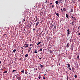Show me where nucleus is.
Returning <instances> with one entry per match:
<instances>
[{"instance_id": "f257e3e1", "label": "nucleus", "mask_w": 80, "mask_h": 80, "mask_svg": "<svg viewBox=\"0 0 80 80\" xmlns=\"http://www.w3.org/2000/svg\"><path fill=\"white\" fill-rule=\"evenodd\" d=\"M72 20L73 21H74V20L76 21L77 20V19H76V18L75 17H73L72 18Z\"/></svg>"}, {"instance_id": "f03ea898", "label": "nucleus", "mask_w": 80, "mask_h": 80, "mask_svg": "<svg viewBox=\"0 0 80 80\" xmlns=\"http://www.w3.org/2000/svg\"><path fill=\"white\" fill-rule=\"evenodd\" d=\"M67 31L68 32V35H69L70 33V29L68 28Z\"/></svg>"}, {"instance_id": "7ed1b4c3", "label": "nucleus", "mask_w": 80, "mask_h": 80, "mask_svg": "<svg viewBox=\"0 0 80 80\" xmlns=\"http://www.w3.org/2000/svg\"><path fill=\"white\" fill-rule=\"evenodd\" d=\"M69 47H70V43H68L67 44L66 47L67 48H68Z\"/></svg>"}, {"instance_id": "20e7f679", "label": "nucleus", "mask_w": 80, "mask_h": 80, "mask_svg": "<svg viewBox=\"0 0 80 80\" xmlns=\"http://www.w3.org/2000/svg\"><path fill=\"white\" fill-rule=\"evenodd\" d=\"M17 79L18 80H21V76H19L17 78Z\"/></svg>"}, {"instance_id": "39448f33", "label": "nucleus", "mask_w": 80, "mask_h": 80, "mask_svg": "<svg viewBox=\"0 0 80 80\" xmlns=\"http://www.w3.org/2000/svg\"><path fill=\"white\" fill-rule=\"evenodd\" d=\"M74 21H72V22H71V24L72 26H73V25H74Z\"/></svg>"}, {"instance_id": "423d86ee", "label": "nucleus", "mask_w": 80, "mask_h": 80, "mask_svg": "<svg viewBox=\"0 0 80 80\" xmlns=\"http://www.w3.org/2000/svg\"><path fill=\"white\" fill-rule=\"evenodd\" d=\"M55 13H56V15H57L58 17H59V13L56 12Z\"/></svg>"}, {"instance_id": "0eeeda50", "label": "nucleus", "mask_w": 80, "mask_h": 80, "mask_svg": "<svg viewBox=\"0 0 80 80\" xmlns=\"http://www.w3.org/2000/svg\"><path fill=\"white\" fill-rule=\"evenodd\" d=\"M38 24H39V22H37L36 23V27H37V26H38Z\"/></svg>"}, {"instance_id": "6e6552de", "label": "nucleus", "mask_w": 80, "mask_h": 80, "mask_svg": "<svg viewBox=\"0 0 80 80\" xmlns=\"http://www.w3.org/2000/svg\"><path fill=\"white\" fill-rule=\"evenodd\" d=\"M34 53H38V51H37V50H35Z\"/></svg>"}, {"instance_id": "1a4fd4ad", "label": "nucleus", "mask_w": 80, "mask_h": 80, "mask_svg": "<svg viewBox=\"0 0 80 80\" xmlns=\"http://www.w3.org/2000/svg\"><path fill=\"white\" fill-rule=\"evenodd\" d=\"M66 17L67 18H68V14H67L66 15Z\"/></svg>"}, {"instance_id": "9d476101", "label": "nucleus", "mask_w": 80, "mask_h": 80, "mask_svg": "<svg viewBox=\"0 0 80 80\" xmlns=\"http://www.w3.org/2000/svg\"><path fill=\"white\" fill-rule=\"evenodd\" d=\"M71 12H72H72H73V9H71V11H70Z\"/></svg>"}, {"instance_id": "9b49d317", "label": "nucleus", "mask_w": 80, "mask_h": 80, "mask_svg": "<svg viewBox=\"0 0 80 80\" xmlns=\"http://www.w3.org/2000/svg\"><path fill=\"white\" fill-rule=\"evenodd\" d=\"M73 47H74L73 46H71V50H72V51H73Z\"/></svg>"}, {"instance_id": "f8f14e48", "label": "nucleus", "mask_w": 80, "mask_h": 80, "mask_svg": "<svg viewBox=\"0 0 80 80\" xmlns=\"http://www.w3.org/2000/svg\"><path fill=\"white\" fill-rule=\"evenodd\" d=\"M68 67H69V68L70 67V64H68Z\"/></svg>"}, {"instance_id": "ddd939ff", "label": "nucleus", "mask_w": 80, "mask_h": 80, "mask_svg": "<svg viewBox=\"0 0 80 80\" xmlns=\"http://www.w3.org/2000/svg\"><path fill=\"white\" fill-rule=\"evenodd\" d=\"M52 26H54V28L55 29V30H56V26H54L53 25H52Z\"/></svg>"}, {"instance_id": "4468645a", "label": "nucleus", "mask_w": 80, "mask_h": 80, "mask_svg": "<svg viewBox=\"0 0 80 80\" xmlns=\"http://www.w3.org/2000/svg\"><path fill=\"white\" fill-rule=\"evenodd\" d=\"M16 51V49H14L13 51L12 52H14V53H15V51Z\"/></svg>"}, {"instance_id": "2eb2a0df", "label": "nucleus", "mask_w": 80, "mask_h": 80, "mask_svg": "<svg viewBox=\"0 0 80 80\" xmlns=\"http://www.w3.org/2000/svg\"><path fill=\"white\" fill-rule=\"evenodd\" d=\"M63 10L64 11V12L66 11V8H63Z\"/></svg>"}, {"instance_id": "dca6fc26", "label": "nucleus", "mask_w": 80, "mask_h": 80, "mask_svg": "<svg viewBox=\"0 0 80 80\" xmlns=\"http://www.w3.org/2000/svg\"><path fill=\"white\" fill-rule=\"evenodd\" d=\"M72 70L73 71V72H74V71H73V70H75V68H74V67H72Z\"/></svg>"}, {"instance_id": "f3484780", "label": "nucleus", "mask_w": 80, "mask_h": 80, "mask_svg": "<svg viewBox=\"0 0 80 80\" xmlns=\"http://www.w3.org/2000/svg\"><path fill=\"white\" fill-rule=\"evenodd\" d=\"M24 69H23V70L21 71V72H22V73L23 74L24 73Z\"/></svg>"}, {"instance_id": "a211bd4d", "label": "nucleus", "mask_w": 80, "mask_h": 80, "mask_svg": "<svg viewBox=\"0 0 80 80\" xmlns=\"http://www.w3.org/2000/svg\"><path fill=\"white\" fill-rule=\"evenodd\" d=\"M55 3L56 4H58V1H56Z\"/></svg>"}, {"instance_id": "6ab92c4d", "label": "nucleus", "mask_w": 80, "mask_h": 80, "mask_svg": "<svg viewBox=\"0 0 80 80\" xmlns=\"http://www.w3.org/2000/svg\"><path fill=\"white\" fill-rule=\"evenodd\" d=\"M41 43V42H39L38 43L37 45H40Z\"/></svg>"}, {"instance_id": "aec40b11", "label": "nucleus", "mask_w": 80, "mask_h": 80, "mask_svg": "<svg viewBox=\"0 0 80 80\" xmlns=\"http://www.w3.org/2000/svg\"><path fill=\"white\" fill-rule=\"evenodd\" d=\"M7 71H5L3 72L4 73H7Z\"/></svg>"}, {"instance_id": "412c9836", "label": "nucleus", "mask_w": 80, "mask_h": 80, "mask_svg": "<svg viewBox=\"0 0 80 80\" xmlns=\"http://www.w3.org/2000/svg\"><path fill=\"white\" fill-rule=\"evenodd\" d=\"M28 54H27L25 55V57H28Z\"/></svg>"}, {"instance_id": "4be33fe9", "label": "nucleus", "mask_w": 80, "mask_h": 80, "mask_svg": "<svg viewBox=\"0 0 80 80\" xmlns=\"http://www.w3.org/2000/svg\"><path fill=\"white\" fill-rule=\"evenodd\" d=\"M25 21V19H23L22 20V23H24Z\"/></svg>"}, {"instance_id": "5701e85b", "label": "nucleus", "mask_w": 80, "mask_h": 80, "mask_svg": "<svg viewBox=\"0 0 80 80\" xmlns=\"http://www.w3.org/2000/svg\"><path fill=\"white\" fill-rule=\"evenodd\" d=\"M69 77L68 76H67V80H68Z\"/></svg>"}, {"instance_id": "b1692460", "label": "nucleus", "mask_w": 80, "mask_h": 80, "mask_svg": "<svg viewBox=\"0 0 80 80\" xmlns=\"http://www.w3.org/2000/svg\"><path fill=\"white\" fill-rule=\"evenodd\" d=\"M35 18L36 19H37L36 20H38V18H37V16H36Z\"/></svg>"}, {"instance_id": "393cba45", "label": "nucleus", "mask_w": 80, "mask_h": 80, "mask_svg": "<svg viewBox=\"0 0 80 80\" xmlns=\"http://www.w3.org/2000/svg\"><path fill=\"white\" fill-rule=\"evenodd\" d=\"M80 58V56H78L77 57V58L78 59Z\"/></svg>"}, {"instance_id": "a878e982", "label": "nucleus", "mask_w": 80, "mask_h": 80, "mask_svg": "<svg viewBox=\"0 0 80 80\" xmlns=\"http://www.w3.org/2000/svg\"><path fill=\"white\" fill-rule=\"evenodd\" d=\"M74 77H75V78H77V75H74Z\"/></svg>"}, {"instance_id": "bb28decb", "label": "nucleus", "mask_w": 80, "mask_h": 80, "mask_svg": "<svg viewBox=\"0 0 80 80\" xmlns=\"http://www.w3.org/2000/svg\"><path fill=\"white\" fill-rule=\"evenodd\" d=\"M17 70H13L12 71V72H16Z\"/></svg>"}, {"instance_id": "cd10ccee", "label": "nucleus", "mask_w": 80, "mask_h": 80, "mask_svg": "<svg viewBox=\"0 0 80 80\" xmlns=\"http://www.w3.org/2000/svg\"><path fill=\"white\" fill-rule=\"evenodd\" d=\"M62 2V0H60L59 1V3H60V2Z\"/></svg>"}, {"instance_id": "c85d7f7f", "label": "nucleus", "mask_w": 80, "mask_h": 80, "mask_svg": "<svg viewBox=\"0 0 80 80\" xmlns=\"http://www.w3.org/2000/svg\"><path fill=\"white\" fill-rule=\"evenodd\" d=\"M42 78V77H41L40 76L38 77L39 79H40V78Z\"/></svg>"}, {"instance_id": "c756f323", "label": "nucleus", "mask_w": 80, "mask_h": 80, "mask_svg": "<svg viewBox=\"0 0 80 80\" xmlns=\"http://www.w3.org/2000/svg\"><path fill=\"white\" fill-rule=\"evenodd\" d=\"M40 67H41V68H43V65H41Z\"/></svg>"}, {"instance_id": "7c9ffc66", "label": "nucleus", "mask_w": 80, "mask_h": 80, "mask_svg": "<svg viewBox=\"0 0 80 80\" xmlns=\"http://www.w3.org/2000/svg\"><path fill=\"white\" fill-rule=\"evenodd\" d=\"M52 8H53V7H54V5H52Z\"/></svg>"}, {"instance_id": "2f4dec72", "label": "nucleus", "mask_w": 80, "mask_h": 80, "mask_svg": "<svg viewBox=\"0 0 80 80\" xmlns=\"http://www.w3.org/2000/svg\"><path fill=\"white\" fill-rule=\"evenodd\" d=\"M28 73V72L27 71H26L25 72V74H27V73Z\"/></svg>"}, {"instance_id": "473e14b6", "label": "nucleus", "mask_w": 80, "mask_h": 80, "mask_svg": "<svg viewBox=\"0 0 80 80\" xmlns=\"http://www.w3.org/2000/svg\"><path fill=\"white\" fill-rule=\"evenodd\" d=\"M29 46L28 45H26L25 46V48H26V47H29Z\"/></svg>"}, {"instance_id": "72a5a7b5", "label": "nucleus", "mask_w": 80, "mask_h": 80, "mask_svg": "<svg viewBox=\"0 0 80 80\" xmlns=\"http://www.w3.org/2000/svg\"><path fill=\"white\" fill-rule=\"evenodd\" d=\"M69 41L70 42H72V39H70L69 40Z\"/></svg>"}, {"instance_id": "f704fd0d", "label": "nucleus", "mask_w": 80, "mask_h": 80, "mask_svg": "<svg viewBox=\"0 0 80 80\" xmlns=\"http://www.w3.org/2000/svg\"><path fill=\"white\" fill-rule=\"evenodd\" d=\"M39 51H40V52H41V51H42V49H40Z\"/></svg>"}, {"instance_id": "c9c22d12", "label": "nucleus", "mask_w": 80, "mask_h": 80, "mask_svg": "<svg viewBox=\"0 0 80 80\" xmlns=\"http://www.w3.org/2000/svg\"><path fill=\"white\" fill-rule=\"evenodd\" d=\"M30 50L29 49H28V52H30Z\"/></svg>"}, {"instance_id": "e433bc0d", "label": "nucleus", "mask_w": 80, "mask_h": 80, "mask_svg": "<svg viewBox=\"0 0 80 80\" xmlns=\"http://www.w3.org/2000/svg\"><path fill=\"white\" fill-rule=\"evenodd\" d=\"M44 35H45V34H44V33L42 34V36L43 37V36H44Z\"/></svg>"}, {"instance_id": "4c0bfd02", "label": "nucleus", "mask_w": 80, "mask_h": 80, "mask_svg": "<svg viewBox=\"0 0 80 80\" xmlns=\"http://www.w3.org/2000/svg\"><path fill=\"white\" fill-rule=\"evenodd\" d=\"M25 45H28V44H27V43H25Z\"/></svg>"}, {"instance_id": "58836bf2", "label": "nucleus", "mask_w": 80, "mask_h": 80, "mask_svg": "<svg viewBox=\"0 0 80 80\" xmlns=\"http://www.w3.org/2000/svg\"><path fill=\"white\" fill-rule=\"evenodd\" d=\"M69 70H72V68H69Z\"/></svg>"}, {"instance_id": "ea45409f", "label": "nucleus", "mask_w": 80, "mask_h": 80, "mask_svg": "<svg viewBox=\"0 0 80 80\" xmlns=\"http://www.w3.org/2000/svg\"><path fill=\"white\" fill-rule=\"evenodd\" d=\"M50 28H53V26H50Z\"/></svg>"}, {"instance_id": "a19ab883", "label": "nucleus", "mask_w": 80, "mask_h": 80, "mask_svg": "<svg viewBox=\"0 0 80 80\" xmlns=\"http://www.w3.org/2000/svg\"><path fill=\"white\" fill-rule=\"evenodd\" d=\"M33 31H35V28H33Z\"/></svg>"}, {"instance_id": "79ce46f5", "label": "nucleus", "mask_w": 80, "mask_h": 80, "mask_svg": "<svg viewBox=\"0 0 80 80\" xmlns=\"http://www.w3.org/2000/svg\"><path fill=\"white\" fill-rule=\"evenodd\" d=\"M53 53V52H52V51H51L50 52V53Z\"/></svg>"}, {"instance_id": "37998d69", "label": "nucleus", "mask_w": 80, "mask_h": 80, "mask_svg": "<svg viewBox=\"0 0 80 80\" xmlns=\"http://www.w3.org/2000/svg\"><path fill=\"white\" fill-rule=\"evenodd\" d=\"M29 50H31V47H29Z\"/></svg>"}, {"instance_id": "c03bdc74", "label": "nucleus", "mask_w": 80, "mask_h": 80, "mask_svg": "<svg viewBox=\"0 0 80 80\" xmlns=\"http://www.w3.org/2000/svg\"><path fill=\"white\" fill-rule=\"evenodd\" d=\"M43 79H45V78L44 77H43Z\"/></svg>"}, {"instance_id": "a18cd8bd", "label": "nucleus", "mask_w": 80, "mask_h": 80, "mask_svg": "<svg viewBox=\"0 0 80 80\" xmlns=\"http://www.w3.org/2000/svg\"><path fill=\"white\" fill-rule=\"evenodd\" d=\"M32 44H30V47H32Z\"/></svg>"}, {"instance_id": "49530a36", "label": "nucleus", "mask_w": 80, "mask_h": 80, "mask_svg": "<svg viewBox=\"0 0 80 80\" xmlns=\"http://www.w3.org/2000/svg\"><path fill=\"white\" fill-rule=\"evenodd\" d=\"M78 35H80V33H78Z\"/></svg>"}, {"instance_id": "de8ad7c7", "label": "nucleus", "mask_w": 80, "mask_h": 80, "mask_svg": "<svg viewBox=\"0 0 80 80\" xmlns=\"http://www.w3.org/2000/svg\"><path fill=\"white\" fill-rule=\"evenodd\" d=\"M47 0H46V2H45V3H47Z\"/></svg>"}, {"instance_id": "09e8293b", "label": "nucleus", "mask_w": 80, "mask_h": 80, "mask_svg": "<svg viewBox=\"0 0 80 80\" xmlns=\"http://www.w3.org/2000/svg\"><path fill=\"white\" fill-rule=\"evenodd\" d=\"M37 21V19H36V20L35 21V22H36Z\"/></svg>"}, {"instance_id": "8fccbe9b", "label": "nucleus", "mask_w": 80, "mask_h": 80, "mask_svg": "<svg viewBox=\"0 0 80 80\" xmlns=\"http://www.w3.org/2000/svg\"><path fill=\"white\" fill-rule=\"evenodd\" d=\"M24 47H25V46H24V47H22V48H22V49H23V48Z\"/></svg>"}, {"instance_id": "3c124183", "label": "nucleus", "mask_w": 80, "mask_h": 80, "mask_svg": "<svg viewBox=\"0 0 80 80\" xmlns=\"http://www.w3.org/2000/svg\"><path fill=\"white\" fill-rule=\"evenodd\" d=\"M57 9L58 10V7H57Z\"/></svg>"}, {"instance_id": "603ef678", "label": "nucleus", "mask_w": 80, "mask_h": 80, "mask_svg": "<svg viewBox=\"0 0 80 80\" xmlns=\"http://www.w3.org/2000/svg\"><path fill=\"white\" fill-rule=\"evenodd\" d=\"M60 65V62H59V65Z\"/></svg>"}, {"instance_id": "864d4df0", "label": "nucleus", "mask_w": 80, "mask_h": 80, "mask_svg": "<svg viewBox=\"0 0 80 80\" xmlns=\"http://www.w3.org/2000/svg\"><path fill=\"white\" fill-rule=\"evenodd\" d=\"M73 16L72 15V16H71V17H72V18H73Z\"/></svg>"}, {"instance_id": "5fc2aeb1", "label": "nucleus", "mask_w": 80, "mask_h": 80, "mask_svg": "<svg viewBox=\"0 0 80 80\" xmlns=\"http://www.w3.org/2000/svg\"><path fill=\"white\" fill-rule=\"evenodd\" d=\"M38 70V69H37V68L36 69V70Z\"/></svg>"}, {"instance_id": "6e6d98bb", "label": "nucleus", "mask_w": 80, "mask_h": 80, "mask_svg": "<svg viewBox=\"0 0 80 80\" xmlns=\"http://www.w3.org/2000/svg\"><path fill=\"white\" fill-rule=\"evenodd\" d=\"M67 54V53H65V54L66 55Z\"/></svg>"}, {"instance_id": "4d7b16f0", "label": "nucleus", "mask_w": 80, "mask_h": 80, "mask_svg": "<svg viewBox=\"0 0 80 80\" xmlns=\"http://www.w3.org/2000/svg\"><path fill=\"white\" fill-rule=\"evenodd\" d=\"M66 73H67V71H66Z\"/></svg>"}, {"instance_id": "13d9d810", "label": "nucleus", "mask_w": 80, "mask_h": 80, "mask_svg": "<svg viewBox=\"0 0 80 80\" xmlns=\"http://www.w3.org/2000/svg\"><path fill=\"white\" fill-rule=\"evenodd\" d=\"M1 63H2V62H1V61H0V64H1Z\"/></svg>"}, {"instance_id": "bf43d9fd", "label": "nucleus", "mask_w": 80, "mask_h": 80, "mask_svg": "<svg viewBox=\"0 0 80 80\" xmlns=\"http://www.w3.org/2000/svg\"><path fill=\"white\" fill-rule=\"evenodd\" d=\"M19 24H20V22H19Z\"/></svg>"}, {"instance_id": "052dcab7", "label": "nucleus", "mask_w": 80, "mask_h": 80, "mask_svg": "<svg viewBox=\"0 0 80 80\" xmlns=\"http://www.w3.org/2000/svg\"><path fill=\"white\" fill-rule=\"evenodd\" d=\"M32 47H33V45H32Z\"/></svg>"}, {"instance_id": "680f3d73", "label": "nucleus", "mask_w": 80, "mask_h": 80, "mask_svg": "<svg viewBox=\"0 0 80 80\" xmlns=\"http://www.w3.org/2000/svg\"><path fill=\"white\" fill-rule=\"evenodd\" d=\"M80 28V26L78 28V29H79V28Z\"/></svg>"}, {"instance_id": "e2e57ef3", "label": "nucleus", "mask_w": 80, "mask_h": 80, "mask_svg": "<svg viewBox=\"0 0 80 80\" xmlns=\"http://www.w3.org/2000/svg\"><path fill=\"white\" fill-rule=\"evenodd\" d=\"M39 59H40V60H41V58H39Z\"/></svg>"}, {"instance_id": "0e129e2a", "label": "nucleus", "mask_w": 80, "mask_h": 80, "mask_svg": "<svg viewBox=\"0 0 80 80\" xmlns=\"http://www.w3.org/2000/svg\"><path fill=\"white\" fill-rule=\"evenodd\" d=\"M51 4H52V3H50V5H51Z\"/></svg>"}, {"instance_id": "69168bd1", "label": "nucleus", "mask_w": 80, "mask_h": 80, "mask_svg": "<svg viewBox=\"0 0 80 80\" xmlns=\"http://www.w3.org/2000/svg\"><path fill=\"white\" fill-rule=\"evenodd\" d=\"M50 25H52V23H51V24H50Z\"/></svg>"}, {"instance_id": "338daca9", "label": "nucleus", "mask_w": 80, "mask_h": 80, "mask_svg": "<svg viewBox=\"0 0 80 80\" xmlns=\"http://www.w3.org/2000/svg\"><path fill=\"white\" fill-rule=\"evenodd\" d=\"M41 34H42V32L41 33Z\"/></svg>"}, {"instance_id": "774afa93", "label": "nucleus", "mask_w": 80, "mask_h": 80, "mask_svg": "<svg viewBox=\"0 0 80 80\" xmlns=\"http://www.w3.org/2000/svg\"><path fill=\"white\" fill-rule=\"evenodd\" d=\"M61 10H62V9H61Z\"/></svg>"}]
</instances>
